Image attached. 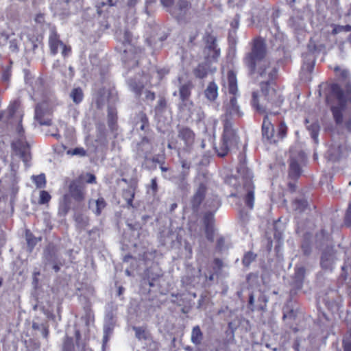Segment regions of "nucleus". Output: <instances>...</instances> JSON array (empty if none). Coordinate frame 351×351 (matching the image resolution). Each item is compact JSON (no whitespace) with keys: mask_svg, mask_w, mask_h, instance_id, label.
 I'll use <instances>...</instances> for the list:
<instances>
[{"mask_svg":"<svg viewBox=\"0 0 351 351\" xmlns=\"http://www.w3.org/2000/svg\"><path fill=\"white\" fill-rule=\"evenodd\" d=\"M224 86H227L230 96L223 104L225 110L223 132L221 142L218 146L215 147L217 155L221 157L226 156L232 149L237 146L239 141L237 131L233 128V124L230 118L232 117H241L243 116V112L237 103V97L239 95L237 76L233 71L230 70L228 71L227 80L225 81Z\"/></svg>","mask_w":351,"mask_h":351,"instance_id":"nucleus-1","label":"nucleus"},{"mask_svg":"<svg viewBox=\"0 0 351 351\" xmlns=\"http://www.w3.org/2000/svg\"><path fill=\"white\" fill-rule=\"evenodd\" d=\"M266 45L264 41L259 38L255 39L252 43L250 51L245 54L243 62L252 77L260 80L262 84H267L274 79L277 70L266 58Z\"/></svg>","mask_w":351,"mask_h":351,"instance_id":"nucleus-2","label":"nucleus"},{"mask_svg":"<svg viewBox=\"0 0 351 351\" xmlns=\"http://www.w3.org/2000/svg\"><path fill=\"white\" fill-rule=\"evenodd\" d=\"M19 102L13 101L10 102L5 111L0 112V121L9 124H16V130L19 138L12 143V148L16 155L19 156L27 164L30 160V150L28 143L23 138L24 130L21 125L22 114L19 111Z\"/></svg>","mask_w":351,"mask_h":351,"instance_id":"nucleus-3","label":"nucleus"},{"mask_svg":"<svg viewBox=\"0 0 351 351\" xmlns=\"http://www.w3.org/2000/svg\"><path fill=\"white\" fill-rule=\"evenodd\" d=\"M336 76L339 81H342L346 84V93L337 85L330 86V92L334 95L337 104L333 101L331 110L334 120L337 125H343V118L346 110V104H351V85L350 83V73L347 69H341L336 66L334 69Z\"/></svg>","mask_w":351,"mask_h":351,"instance_id":"nucleus-4","label":"nucleus"},{"mask_svg":"<svg viewBox=\"0 0 351 351\" xmlns=\"http://www.w3.org/2000/svg\"><path fill=\"white\" fill-rule=\"evenodd\" d=\"M329 43L328 33L327 31L322 32L316 34L309 42L307 51L303 54V70L311 73L313 71L316 58L324 60L327 53L326 46Z\"/></svg>","mask_w":351,"mask_h":351,"instance_id":"nucleus-5","label":"nucleus"},{"mask_svg":"<svg viewBox=\"0 0 351 351\" xmlns=\"http://www.w3.org/2000/svg\"><path fill=\"white\" fill-rule=\"evenodd\" d=\"M238 173L241 176V182L242 184L238 186L236 193H232L230 196L243 199L245 204L250 209H252L254 202V186L252 182V173L243 165L238 169Z\"/></svg>","mask_w":351,"mask_h":351,"instance_id":"nucleus-6","label":"nucleus"},{"mask_svg":"<svg viewBox=\"0 0 351 351\" xmlns=\"http://www.w3.org/2000/svg\"><path fill=\"white\" fill-rule=\"evenodd\" d=\"M85 186L80 180L72 181L69 186V193L65 194L60 203L59 213L65 215L70 209H75V206L72 204V199L77 204H80L85 198Z\"/></svg>","mask_w":351,"mask_h":351,"instance_id":"nucleus-7","label":"nucleus"},{"mask_svg":"<svg viewBox=\"0 0 351 351\" xmlns=\"http://www.w3.org/2000/svg\"><path fill=\"white\" fill-rule=\"evenodd\" d=\"M282 102L280 95L273 88H267L263 90L261 97L256 92H253L252 105L259 113H265L269 108V105L278 106Z\"/></svg>","mask_w":351,"mask_h":351,"instance_id":"nucleus-8","label":"nucleus"},{"mask_svg":"<svg viewBox=\"0 0 351 351\" xmlns=\"http://www.w3.org/2000/svg\"><path fill=\"white\" fill-rule=\"evenodd\" d=\"M43 264L45 269L51 268L56 272L59 271L60 266L62 265L58 249L52 244H49L43 252Z\"/></svg>","mask_w":351,"mask_h":351,"instance_id":"nucleus-9","label":"nucleus"},{"mask_svg":"<svg viewBox=\"0 0 351 351\" xmlns=\"http://www.w3.org/2000/svg\"><path fill=\"white\" fill-rule=\"evenodd\" d=\"M52 108V105L49 104L48 99H43L41 102L38 103L35 106L34 120L40 125H51L52 121L48 116L51 113Z\"/></svg>","mask_w":351,"mask_h":351,"instance_id":"nucleus-10","label":"nucleus"},{"mask_svg":"<svg viewBox=\"0 0 351 351\" xmlns=\"http://www.w3.org/2000/svg\"><path fill=\"white\" fill-rule=\"evenodd\" d=\"M27 89L31 95L32 98L34 101L40 99H46L45 95V86L44 85L43 80L40 77H32L27 80Z\"/></svg>","mask_w":351,"mask_h":351,"instance_id":"nucleus-11","label":"nucleus"},{"mask_svg":"<svg viewBox=\"0 0 351 351\" xmlns=\"http://www.w3.org/2000/svg\"><path fill=\"white\" fill-rule=\"evenodd\" d=\"M205 47L204 55L207 62L217 60L220 56V49L217 47L216 37L211 34H207L204 37Z\"/></svg>","mask_w":351,"mask_h":351,"instance_id":"nucleus-12","label":"nucleus"},{"mask_svg":"<svg viewBox=\"0 0 351 351\" xmlns=\"http://www.w3.org/2000/svg\"><path fill=\"white\" fill-rule=\"evenodd\" d=\"M305 158V154L303 152H300L298 155L291 150L290 163L289 169V178L293 180L298 179L302 174V169L300 163H302Z\"/></svg>","mask_w":351,"mask_h":351,"instance_id":"nucleus-13","label":"nucleus"},{"mask_svg":"<svg viewBox=\"0 0 351 351\" xmlns=\"http://www.w3.org/2000/svg\"><path fill=\"white\" fill-rule=\"evenodd\" d=\"M49 45L51 53L56 54L59 49L64 57H66L71 52V47L66 46L59 38L58 35L55 32H51L49 37Z\"/></svg>","mask_w":351,"mask_h":351,"instance_id":"nucleus-14","label":"nucleus"},{"mask_svg":"<svg viewBox=\"0 0 351 351\" xmlns=\"http://www.w3.org/2000/svg\"><path fill=\"white\" fill-rule=\"evenodd\" d=\"M21 40V36L15 34H0V46L8 47L11 52L16 53L19 51V45Z\"/></svg>","mask_w":351,"mask_h":351,"instance_id":"nucleus-15","label":"nucleus"},{"mask_svg":"<svg viewBox=\"0 0 351 351\" xmlns=\"http://www.w3.org/2000/svg\"><path fill=\"white\" fill-rule=\"evenodd\" d=\"M178 136L184 142L183 150L190 152L195 141V134L193 130L187 127H181L178 129Z\"/></svg>","mask_w":351,"mask_h":351,"instance_id":"nucleus-16","label":"nucleus"},{"mask_svg":"<svg viewBox=\"0 0 351 351\" xmlns=\"http://www.w3.org/2000/svg\"><path fill=\"white\" fill-rule=\"evenodd\" d=\"M274 127L269 119L267 115H265L262 125V135L264 140H266L269 143H276L278 139L274 135Z\"/></svg>","mask_w":351,"mask_h":351,"instance_id":"nucleus-17","label":"nucleus"},{"mask_svg":"<svg viewBox=\"0 0 351 351\" xmlns=\"http://www.w3.org/2000/svg\"><path fill=\"white\" fill-rule=\"evenodd\" d=\"M206 187L204 184H200L191 198V203L194 211H197L204 200L206 195Z\"/></svg>","mask_w":351,"mask_h":351,"instance_id":"nucleus-18","label":"nucleus"},{"mask_svg":"<svg viewBox=\"0 0 351 351\" xmlns=\"http://www.w3.org/2000/svg\"><path fill=\"white\" fill-rule=\"evenodd\" d=\"M128 84L130 89L135 94L136 97H140L143 91L144 83L140 77L129 79Z\"/></svg>","mask_w":351,"mask_h":351,"instance_id":"nucleus-19","label":"nucleus"},{"mask_svg":"<svg viewBox=\"0 0 351 351\" xmlns=\"http://www.w3.org/2000/svg\"><path fill=\"white\" fill-rule=\"evenodd\" d=\"M178 239V234L170 228L163 230L160 234V242L162 245H172Z\"/></svg>","mask_w":351,"mask_h":351,"instance_id":"nucleus-20","label":"nucleus"},{"mask_svg":"<svg viewBox=\"0 0 351 351\" xmlns=\"http://www.w3.org/2000/svg\"><path fill=\"white\" fill-rule=\"evenodd\" d=\"M117 95L113 91L104 89L101 93L100 97L97 100L99 106H101L107 102L108 104H112L117 101Z\"/></svg>","mask_w":351,"mask_h":351,"instance_id":"nucleus-21","label":"nucleus"},{"mask_svg":"<svg viewBox=\"0 0 351 351\" xmlns=\"http://www.w3.org/2000/svg\"><path fill=\"white\" fill-rule=\"evenodd\" d=\"M289 26L295 31H302L305 29L306 23L302 14L300 13L292 16L289 21Z\"/></svg>","mask_w":351,"mask_h":351,"instance_id":"nucleus-22","label":"nucleus"},{"mask_svg":"<svg viewBox=\"0 0 351 351\" xmlns=\"http://www.w3.org/2000/svg\"><path fill=\"white\" fill-rule=\"evenodd\" d=\"M106 206V202L103 197H99L97 200L90 199L88 202V207L92 209L93 213L99 216L101 211Z\"/></svg>","mask_w":351,"mask_h":351,"instance_id":"nucleus-23","label":"nucleus"},{"mask_svg":"<svg viewBox=\"0 0 351 351\" xmlns=\"http://www.w3.org/2000/svg\"><path fill=\"white\" fill-rule=\"evenodd\" d=\"M210 62L201 63L197 65L193 70V74L197 78L203 79L207 76L209 72L212 71V69L209 64Z\"/></svg>","mask_w":351,"mask_h":351,"instance_id":"nucleus-24","label":"nucleus"},{"mask_svg":"<svg viewBox=\"0 0 351 351\" xmlns=\"http://www.w3.org/2000/svg\"><path fill=\"white\" fill-rule=\"evenodd\" d=\"M193 88V84L191 81H187L179 86V99H190L191 90Z\"/></svg>","mask_w":351,"mask_h":351,"instance_id":"nucleus-25","label":"nucleus"},{"mask_svg":"<svg viewBox=\"0 0 351 351\" xmlns=\"http://www.w3.org/2000/svg\"><path fill=\"white\" fill-rule=\"evenodd\" d=\"M320 265L322 269L324 270V271H320L317 274V278L318 281L321 282L322 278H324V275L327 271L328 268L329 267V254L326 249L323 252L322 254Z\"/></svg>","mask_w":351,"mask_h":351,"instance_id":"nucleus-26","label":"nucleus"},{"mask_svg":"<svg viewBox=\"0 0 351 351\" xmlns=\"http://www.w3.org/2000/svg\"><path fill=\"white\" fill-rule=\"evenodd\" d=\"M305 268L304 267H298L295 269L294 284L296 288L301 289L305 277Z\"/></svg>","mask_w":351,"mask_h":351,"instance_id":"nucleus-27","label":"nucleus"},{"mask_svg":"<svg viewBox=\"0 0 351 351\" xmlns=\"http://www.w3.org/2000/svg\"><path fill=\"white\" fill-rule=\"evenodd\" d=\"M193 106V103L191 99H180V101L178 104L180 112L186 116L191 115Z\"/></svg>","mask_w":351,"mask_h":351,"instance_id":"nucleus-28","label":"nucleus"},{"mask_svg":"<svg viewBox=\"0 0 351 351\" xmlns=\"http://www.w3.org/2000/svg\"><path fill=\"white\" fill-rule=\"evenodd\" d=\"M204 94L208 100L215 101L218 96V86L215 82H210L204 91Z\"/></svg>","mask_w":351,"mask_h":351,"instance_id":"nucleus-29","label":"nucleus"},{"mask_svg":"<svg viewBox=\"0 0 351 351\" xmlns=\"http://www.w3.org/2000/svg\"><path fill=\"white\" fill-rule=\"evenodd\" d=\"M133 330L135 332V337L138 340L148 341L152 339L150 332L143 327L133 326Z\"/></svg>","mask_w":351,"mask_h":351,"instance_id":"nucleus-30","label":"nucleus"},{"mask_svg":"<svg viewBox=\"0 0 351 351\" xmlns=\"http://www.w3.org/2000/svg\"><path fill=\"white\" fill-rule=\"evenodd\" d=\"M305 123L306 124V129L309 131L311 138L313 139L315 143H318V132L319 130V126L318 123L313 122L308 125L309 121L307 119H305Z\"/></svg>","mask_w":351,"mask_h":351,"instance_id":"nucleus-31","label":"nucleus"},{"mask_svg":"<svg viewBox=\"0 0 351 351\" xmlns=\"http://www.w3.org/2000/svg\"><path fill=\"white\" fill-rule=\"evenodd\" d=\"M69 97L76 105L80 104L84 99V93L80 87L72 88L69 93Z\"/></svg>","mask_w":351,"mask_h":351,"instance_id":"nucleus-32","label":"nucleus"},{"mask_svg":"<svg viewBox=\"0 0 351 351\" xmlns=\"http://www.w3.org/2000/svg\"><path fill=\"white\" fill-rule=\"evenodd\" d=\"M292 207L295 211L301 213L307 209L308 202L304 198L295 199L292 203Z\"/></svg>","mask_w":351,"mask_h":351,"instance_id":"nucleus-33","label":"nucleus"},{"mask_svg":"<svg viewBox=\"0 0 351 351\" xmlns=\"http://www.w3.org/2000/svg\"><path fill=\"white\" fill-rule=\"evenodd\" d=\"M74 219L78 228L84 229L88 226L89 218L88 216L80 213H76L74 216Z\"/></svg>","mask_w":351,"mask_h":351,"instance_id":"nucleus-34","label":"nucleus"},{"mask_svg":"<svg viewBox=\"0 0 351 351\" xmlns=\"http://www.w3.org/2000/svg\"><path fill=\"white\" fill-rule=\"evenodd\" d=\"M114 329V323L112 318H109L104 326V337L103 341H108L109 336L112 334Z\"/></svg>","mask_w":351,"mask_h":351,"instance_id":"nucleus-35","label":"nucleus"},{"mask_svg":"<svg viewBox=\"0 0 351 351\" xmlns=\"http://www.w3.org/2000/svg\"><path fill=\"white\" fill-rule=\"evenodd\" d=\"M203 335L198 326L193 327L191 332V341L195 345H199L202 341Z\"/></svg>","mask_w":351,"mask_h":351,"instance_id":"nucleus-36","label":"nucleus"},{"mask_svg":"<svg viewBox=\"0 0 351 351\" xmlns=\"http://www.w3.org/2000/svg\"><path fill=\"white\" fill-rule=\"evenodd\" d=\"M317 93L319 97H322L324 98L326 103L329 101V84L326 83H322L319 86V88L317 90Z\"/></svg>","mask_w":351,"mask_h":351,"instance_id":"nucleus-37","label":"nucleus"},{"mask_svg":"<svg viewBox=\"0 0 351 351\" xmlns=\"http://www.w3.org/2000/svg\"><path fill=\"white\" fill-rule=\"evenodd\" d=\"M25 238L30 252L33 250L37 243L40 241V238L35 237L29 231L26 232Z\"/></svg>","mask_w":351,"mask_h":351,"instance_id":"nucleus-38","label":"nucleus"},{"mask_svg":"<svg viewBox=\"0 0 351 351\" xmlns=\"http://www.w3.org/2000/svg\"><path fill=\"white\" fill-rule=\"evenodd\" d=\"M123 197L126 200L128 206H132V201L134 197V190L132 187H128L123 191Z\"/></svg>","mask_w":351,"mask_h":351,"instance_id":"nucleus-39","label":"nucleus"},{"mask_svg":"<svg viewBox=\"0 0 351 351\" xmlns=\"http://www.w3.org/2000/svg\"><path fill=\"white\" fill-rule=\"evenodd\" d=\"M180 163L182 169L179 175V177L181 180L184 181L189 175L191 165L190 163L184 159L180 160Z\"/></svg>","mask_w":351,"mask_h":351,"instance_id":"nucleus-40","label":"nucleus"},{"mask_svg":"<svg viewBox=\"0 0 351 351\" xmlns=\"http://www.w3.org/2000/svg\"><path fill=\"white\" fill-rule=\"evenodd\" d=\"M316 242L319 247H323L324 245L327 247L328 236L324 230H322L316 234Z\"/></svg>","mask_w":351,"mask_h":351,"instance_id":"nucleus-41","label":"nucleus"},{"mask_svg":"<svg viewBox=\"0 0 351 351\" xmlns=\"http://www.w3.org/2000/svg\"><path fill=\"white\" fill-rule=\"evenodd\" d=\"M287 132V127L284 121H281L278 127V134L276 136L278 141L284 138Z\"/></svg>","mask_w":351,"mask_h":351,"instance_id":"nucleus-42","label":"nucleus"},{"mask_svg":"<svg viewBox=\"0 0 351 351\" xmlns=\"http://www.w3.org/2000/svg\"><path fill=\"white\" fill-rule=\"evenodd\" d=\"M140 122L136 123V126L139 125V128L141 130H145L147 127H148V119L145 114L141 112L138 115Z\"/></svg>","mask_w":351,"mask_h":351,"instance_id":"nucleus-43","label":"nucleus"},{"mask_svg":"<svg viewBox=\"0 0 351 351\" xmlns=\"http://www.w3.org/2000/svg\"><path fill=\"white\" fill-rule=\"evenodd\" d=\"M32 180L38 188H43L45 186L46 180L44 174L33 176Z\"/></svg>","mask_w":351,"mask_h":351,"instance_id":"nucleus-44","label":"nucleus"},{"mask_svg":"<svg viewBox=\"0 0 351 351\" xmlns=\"http://www.w3.org/2000/svg\"><path fill=\"white\" fill-rule=\"evenodd\" d=\"M256 258V254H254L252 252H247L242 260L243 264L245 267H249V265L255 261Z\"/></svg>","mask_w":351,"mask_h":351,"instance_id":"nucleus-45","label":"nucleus"},{"mask_svg":"<svg viewBox=\"0 0 351 351\" xmlns=\"http://www.w3.org/2000/svg\"><path fill=\"white\" fill-rule=\"evenodd\" d=\"M166 106H167L166 99L164 97H160L157 101V104L155 107V110L157 112H160V113L163 112L165 110Z\"/></svg>","mask_w":351,"mask_h":351,"instance_id":"nucleus-46","label":"nucleus"},{"mask_svg":"<svg viewBox=\"0 0 351 351\" xmlns=\"http://www.w3.org/2000/svg\"><path fill=\"white\" fill-rule=\"evenodd\" d=\"M343 346L345 351H351V329L348 331L343 339Z\"/></svg>","mask_w":351,"mask_h":351,"instance_id":"nucleus-47","label":"nucleus"},{"mask_svg":"<svg viewBox=\"0 0 351 351\" xmlns=\"http://www.w3.org/2000/svg\"><path fill=\"white\" fill-rule=\"evenodd\" d=\"M213 222H214L213 213L211 212L206 213L204 217V226H213Z\"/></svg>","mask_w":351,"mask_h":351,"instance_id":"nucleus-48","label":"nucleus"},{"mask_svg":"<svg viewBox=\"0 0 351 351\" xmlns=\"http://www.w3.org/2000/svg\"><path fill=\"white\" fill-rule=\"evenodd\" d=\"M51 199V195L49 193L46 191H41L40 192V199H39V203L40 204H45L49 202Z\"/></svg>","mask_w":351,"mask_h":351,"instance_id":"nucleus-49","label":"nucleus"},{"mask_svg":"<svg viewBox=\"0 0 351 351\" xmlns=\"http://www.w3.org/2000/svg\"><path fill=\"white\" fill-rule=\"evenodd\" d=\"M189 5L190 3L188 0H178L176 5L181 12H185Z\"/></svg>","mask_w":351,"mask_h":351,"instance_id":"nucleus-50","label":"nucleus"},{"mask_svg":"<svg viewBox=\"0 0 351 351\" xmlns=\"http://www.w3.org/2000/svg\"><path fill=\"white\" fill-rule=\"evenodd\" d=\"M67 154L73 156L76 155L80 156H85L86 155V152L82 147H76L73 150H69Z\"/></svg>","mask_w":351,"mask_h":351,"instance_id":"nucleus-51","label":"nucleus"},{"mask_svg":"<svg viewBox=\"0 0 351 351\" xmlns=\"http://www.w3.org/2000/svg\"><path fill=\"white\" fill-rule=\"evenodd\" d=\"M206 205L210 209L217 210L220 206V201L217 197H215L211 202L208 199L206 202Z\"/></svg>","mask_w":351,"mask_h":351,"instance_id":"nucleus-52","label":"nucleus"},{"mask_svg":"<svg viewBox=\"0 0 351 351\" xmlns=\"http://www.w3.org/2000/svg\"><path fill=\"white\" fill-rule=\"evenodd\" d=\"M206 237L208 241L214 240V227L213 226H204Z\"/></svg>","mask_w":351,"mask_h":351,"instance_id":"nucleus-53","label":"nucleus"},{"mask_svg":"<svg viewBox=\"0 0 351 351\" xmlns=\"http://www.w3.org/2000/svg\"><path fill=\"white\" fill-rule=\"evenodd\" d=\"M340 10L339 0H330V12H339Z\"/></svg>","mask_w":351,"mask_h":351,"instance_id":"nucleus-54","label":"nucleus"},{"mask_svg":"<svg viewBox=\"0 0 351 351\" xmlns=\"http://www.w3.org/2000/svg\"><path fill=\"white\" fill-rule=\"evenodd\" d=\"M164 40L163 38L160 37V38H156L155 37H150V38H147L146 39L147 40V43H148L149 45L150 46H152L154 47H156V44L158 43V41H159L160 43L162 42V40Z\"/></svg>","mask_w":351,"mask_h":351,"instance_id":"nucleus-55","label":"nucleus"},{"mask_svg":"<svg viewBox=\"0 0 351 351\" xmlns=\"http://www.w3.org/2000/svg\"><path fill=\"white\" fill-rule=\"evenodd\" d=\"M350 32L351 31V25H347L343 26H338L333 29L332 32L333 34H337L339 32Z\"/></svg>","mask_w":351,"mask_h":351,"instance_id":"nucleus-56","label":"nucleus"},{"mask_svg":"<svg viewBox=\"0 0 351 351\" xmlns=\"http://www.w3.org/2000/svg\"><path fill=\"white\" fill-rule=\"evenodd\" d=\"M10 76H11L10 70L9 69H6L3 71V73L1 74V79L3 82H7L10 80Z\"/></svg>","mask_w":351,"mask_h":351,"instance_id":"nucleus-57","label":"nucleus"},{"mask_svg":"<svg viewBox=\"0 0 351 351\" xmlns=\"http://www.w3.org/2000/svg\"><path fill=\"white\" fill-rule=\"evenodd\" d=\"M345 223L346 226H351V204H349V206L346 211Z\"/></svg>","mask_w":351,"mask_h":351,"instance_id":"nucleus-58","label":"nucleus"},{"mask_svg":"<svg viewBox=\"0 0 351 351\" xmlns=\"http://www.w3.org/2000/svg\"><path fill=\"white\" fill-rule=\"evenodd\" d=\"M132 34L129 31H125L123 34V43L130 45L132 43Z\"/></svg>","mask_w":351,"mask_h":351,"instance_id":"nucleus-59","label":"nucleus"},{"mask_svg":"<svg viewBox=\"0 0 351 351\" xmlns=\"http://www.w3.org/2000/svg\"><path fill=\"white\" fill-rule=\"evenodd\" d=\"M143 93L145 95V97L147 100L154 101L155 99V94L147 90H143Z\"/></svg>","mask_w":351,"mask_h":351,"instance_id":"nucleus-60","label":"nucleus"},{"mask_svg":"<svg viewBox=\"0 0 351 351\" xmlns=\"http://www.w3.org/2000/svg\"><path fill=\"white\" fill-rule=\"evenodd\" d=\"M302 250L305 255H308L311 252V247L307 242H305L302 245Z\"/></svg>","mask_w":351,"mask_h":351,"instance_id":"nucleus-61","label":"nucleus"},{"mask_svg":"<svg viewBox=\"0 0 351 351\" xmlns=\"http://www.w3.org/2000/svg\"><path fill=\"white\" fill-rule=\"evenodd\" d=\"M223 245H224V239L221 237L217 239V248L221 251L223 250Z\"/></svg>","mask_w":351,"mask_h":351,"instance_id":"nucleus-62","label":"nucleus"},{"mask_svg":"<svg viewBox=\"0 0 351 351\" xmlns=\"http://www.w3.org/2000/svg\"><path fill=\"white\" fill-rule=\"evenodd\" d=\"M73 346L69 341H66L64 345V351H73Z\"/></svg>","mask_w":351,"mask_h":351,"instance_id":"nucleus-63","label":"nucleus"},{"mask_svg":"<svg viewBox=\"0 0 351 351\" xmlns=\"http://www.w3.org/2000/svg\"><path fill=\"white\" fill-rule=\"evenodd\" d=\"M151 188L153 190L154 193H156L158 189V184L156 182V178H152L151 180Z\"/></svg>","mask_w":351,"mask_h":351,"instance_id":"nucleus-64","label":"nucleus"}]
</instances>
